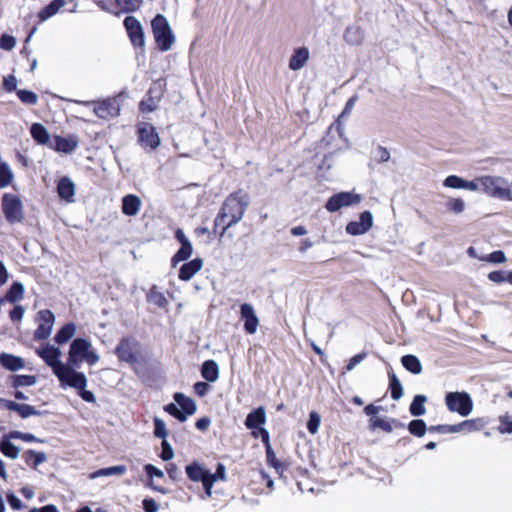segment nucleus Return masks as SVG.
Returning a JSON list of instances; mask_svg holds the SVG:
<instances>
[{
  "label": "nucleus",
  "mask_w": 512,
  "mask_h": 512,
  "mask_svg": "<svg viewBox=\"0 0 512 512\" xmlns=\"http://www.w3.org/2000/svg\"><path fill=\"white\" fill-rule=\"evenodd\" d=\"M401 363L403 367L412 374L418 375L422 372V364L415 355L408 354L402 356Z\"/></svg>",
  "instance_id": "nucleus-34"
},
{
  "label": "nucleus",
  "mask_w": 512,
  "mask_h": 512,
  "mask_svg": "<svg viewBox=\"0 0 512 512\" xmlns=\"http://www.w3.org/2000/svg\"><path fill=\"white\" fill-rule=\"evenodd\" d=\"M482 260L492 263H504L506 261V256L503 251L497 250L486 255Z\"/></svg>",
  "instance_id": "nucleus-55"
},
{
  "label": "nucleus",
  "mask_w": 512,
  "mask_h": 512,
  "mask_svg": "<svg viewBox=\"0 0 512 512\" xmlns=\"http://www.w3.org/2000/svg\"><path fill=\"white\" fill-rule=\"evenodd\" d=\"M188 478L193 482L203 483L206 479L212 477V473L205 469L199 462L193 461L185 468Z\"/></svg>",
  "instance_id": "nucleus-18"
},
{
  "label": "nucleus",
  "mask_w": 512,
  "mask_h": 512,
  "mask_svg": "<svg viewBox=\"0 0 512 512\" xmlns=\"http://www.w3.org/2000/svg\"><path fill=\"white\" fill-rule=\"evenodd\" d=\"M12 379L15 388L33 386L36 383V377L33 375H14Z\"/></svg>",
  "instance_id": "nucleus-46"
},
{
  "label": "nucleus",
  "mask_w": 512,
  "mask_h": 512,
  "mask_svg": "<svg viewBox=\"0 0 512 512\" xmlns=\"http://www.w3.org/2000/svg\"><path fill=\"white\" fill-rule=\"evenodd\" d=\"M446 208L455 214H460L465 209V202L461 198H452L446 203Z\"/></svg>",
  "instance_id": "nucleus-50"
},
{
  "label": "nucleus",
  "mask_w": 512,
  "mask_h": 512,
  "mask_svg": "<svg viewBox=\"0 0 512 512\" xmlns=\"http://www.w3.org/2000/svg\"><path fill=\"white\" fill-rule=\"evenodd\" d=\"M367 357V353L362 352L354 355L346 365V371L353 370L358 364H360Z\"/></svg>",
  "instance_id": "nucleus-60"
},
{
  "label": "nucleus",
  "mask_w": 512,
  "mask_h": 512,
  "mask_svg": "<svg viewBox=\"0 0 512 512\" xmlns=\"http://www.w3.org/2000/svg\"><path fill=\"white\" fill-rule=\"evenodd\" d=\"M480 181L482 182L481 191L483 193L493 198L512 201V191L505 178L486 175L480 177Z\"/></svg>",
  "instance_id": "nucleus-5"
},
{
  "label": "nucleus",
  "mask_w": 512,
  "mask_h": 512,
  "mask_svg": "<svg viewBox=\"0 0 512 512\" xmlns=\"http://www.w3.org/2000/svg\"><path fill=\"white\" fill-rule=\"evenodd\" d=\"M16 45V39L8 34H2L0 37V47L4 50L10 51Z\"/></svg>",
  "instance_id": "nucleus-56"
},
{
  "label": "nucleus",
  "mask_w": 512,
  "mask_h": 512,
  "mask_svg": "<svg viewBox=\"0 0 512 512\" xmlns=\"http://www.w3.org/2000/svg\"><path fill=\"white\" fill-rule=\"evenodd\" d=\"M2 210L6 220L11 224L21 222L24 218L23 203L17 195L4 194L2 197Z\"/></svg>",
  "instance_id": "nucleus-8"
},
{
  "label": "nucleus",
  "mask_w": 512,
  "mask_h": 512,
  "mask_svg": "<svg viewBox=\"0 0 512 512\" xmlns=\"http://www.w3.org/2000/svg\"><path fill=\"white\" fill-rule=\"evenodd\" d=\"M373 225V216L370 211L360 214L358 221H351L346 226V232L350 235L365 234Z\"/></svg>",
  "instance_id": "nucleus-14"
},
{
  "label": "nucleus",
  "mask_w": 512,
  "mask_h": 512,
  "mask_svg": "<svg viewBox=\"0 0 512 512\" xmlns=\"http://www.w3.org/2000/svg\"><path fill=\"white\" fill-rule=\"evenodd\" d=\"M141 344L134 337H123L115 348V354L122 362L131 365L138 363Z\"/></svg>",
  "instance_id": "nucleus-6"
},
{
  "label": "nucleus",
  "mask_w": 512,
  "mask_h": 512,
  "mask_svg": "<svg viewBox=\"0 0 512 512\" xmlns=\"http://www.w3.org/2000/svg\"><path fill=\"white\" fill-rule=\"evenodd\" d=\"M9 437L13 438V439H20V440L25 441V442H40V443H44L45 442L43 439H39L35 435H33L31 433H24V432L16 431V430L15 431H10L9 432Z\"/></svg>",
  "instance_id": "nucleus-47"
},
{
  "label": "nucleus",
  "mask_w": 512,
  "mask_h": 512,
  "mask_svg": "<svg viewBox=\"0 0 512 512\" xmlns=\"http://www.w3.org/2000/svg\"><path fill=\"white\" fill-rule=\"evenodd\" d=\"M17 96L25 104L34 105L38 101L37 95L34 92L29 91V90H24V89L18 90Z\"/></svg>",
  "instance_id": "nucleus-51"
},
{
  "label": "nucleus",
  "mask_w": 512,
  "mask_h": 512,
  "mask_svg": "<svg viewBox=\"0 0 512 512\" xmlns=\"http://www.w3.org/2000/svg\"><path fill=\"white\" fill-rule=\"evenodd\" d=\"M408 430L412 435L422 437L427 431V426L424 420L414 419L408 424Z\"/></svg>",
  "instance_id": "nucleus-44"
},
{
  "label": "nucleus",
  "mask_w": 512,
  "mask_h": 512,
  "mask_svg": "<svg viewBox=\"0 0 512 512\" xmlns=\"http://www.w3.org/2000/svg\"><path fill=\"white\" fill-rule=\"evenodd\" d=\"M126 470V466L124 465H116L107 468H102L92 473L91 478L94 479L102 476L123 475L126 472Z\"/></svg>",
  "instance_id": "nucleus-41"
},
{
  "label": "nucleus",
  "mask_w": 512,
  "mask_h": 512,
  "mask_svg": "<svg viewBox=\"0 0 512 512\" xmlns=\"http://www.w3.org/2000/svg\"><path fill=\"white\" fill-rule=\"evenodd\" d=\"M57 192L61 199L72 202L75 195V185L68 177H62L57 185Z\"/></svg>",
  "instance_id": "nucleus-23"
},
{
  "label": "nucleus",
  "mask_w": 512,
  "mask_h": 512,
  "mask_svg": "<svg viewBox=\"0 0 512 512\" xmlns=\"http://www.w3.org/2000/svg\"><path fill=\"white\" fill-rule=\"evenodd\" d=\"M249 204V195L242 191L234 192L225 199L218 213V222H220L223 217H229V221L225 227H223L220 236H223L228 228L241 221Z\"/></svg>",
  "instance_id": "nucleus-1"
},
{
  "label": "nucleus",
  "mask_w": 512,
  "mask_h": 512,
  "mask_svg": "<svg viewBox=\"0 0 512 512\" xmlns=\"http://www.w3.org/2000/svg\"><path fill=\"white\" fill-rule=\"evenodd\" d=\"M192 251V244L181 246L171 259L172 266H176L179 262L186 261L191 256Z\"/></svg>",
  "instance_id": "nucleus-43"
},
{
  "label": "nucleus",
  "mask_w": 512,
  "mask_h": 512,
  "mask_svg": "<svg viewBox=\"0 0 512 512\" xmlns=\"http://www.w3.org/2000/svg\"><path fill=\"white\" fill-rule=\"evenodd\" d=\"M375 159L380 163L387 162L390 159V152L387 148L378 146L376 149Z\"/></svg>",
  "instance_id": "nucleus-62"
},
{
  "label": "nucleus",
  "mask_w": 512,
  "mask_h": 512,
  "mask_svg": "<svg viewBox=\"0 0 512 512\" xmlns=\"http://www.w3.org/2000/svg\"><path fill=\"white\" fill-rule=\"evenodd\" d=\"M202 265L203 261L200 258L184 263L179 270V279L183 281L190 280L202 268Z\"/></svg>",
  "instance_id": "nucleus-22"
},
{
  "label": "nucleus",
  "mask_w": 512,
  "mask_h": 512,
  "mask_svg": "<svg viewBox=\"0 0 512 512\" xmlns=\"http://www.w3.org/2000/svg\"><path fill=\"white\" fill-rule=\"evenodd\" d=\"M240 316L244 320V330L247 334H255L259 325V319L253 306L249 303H243L240 306Z\"/></svg>",
  "instance_id": "nucleus-15"
},
{
  "label": "nucleus",
  "mask_w": 512,
  "mask_h": 512,
  "mask_svg": "<svg viewBox=\"0 0 512 512\" xmlns=\"http://www.w3.org/2000/svg\"><path fill=\"white\" fill-rule=\"evenodd\" d=\"M261 441L265 445L266 448V458L267 463L271 466H273L276 469H279L281 466L280 462L277 460L276 455L271 447L270 444V435L269 432L266 429H261Z\"/></svg>",
  "instance_id": "nucleus-28"
},
{
  "label": "nucleus",
  "mask_w": 512,
  "mask_h": 512,
  "mask_svg": "<svg viewBox=\"0 0 512 512\" xmlns=\"http://www.w3.org/2000/svg\"><path fill=\"white\" fill-rule=\"evenodd\" d=\"M79 144V139L76 135H69L67 137L54 136L52 148L58 152L70 154L74 152Z\"/></svg>",
  "instance_id": "nucleus-17"
},
{
  "label": "nucleus",
  "mask_w": 512,
  "mask_h": 512,
  "mask_svg": "<svg viewBox=\"0 0 512 512\" xmlns=\"http://www.w3.org/2000/svg\"><path fill=\"white\" fill-rule=\"evenodd\" d=\"M147 300L153 305H156L159 308H166L168 305V300L164 296L162 292H160L157 287L154 285L150 288L147 294Z\"/></svg>",
  "instance_id": "nucleus-37"
},
{
  "label": "nucleus",
  "mask_w": 512,
  "mask_h": 512,
  "mask_svg": "<svg viewBox=\"0 0 512 512\" xmlns=\"http://www.w3.org/2000/svg\"><path fill=\"white\" fill-rule=\"evenodd\" d=\"M266 422V412L265 409L260 406L258 408L253 409L245 419V426L252 430L257 429L259 426H262Z\"/></svg>",
  "instance_id": "nucleus-21"
},
{
  "label": "nucleus",
  "mask_w": 512,
  "mask_h": 512,
  "mask_svg": "<svg viewBox=\"0 0 512 512\" xmlns=\"http://www.w3.org/2000/svg\"><path fill=\"white\" fill-rule=\"evenodd\" d=\"M30 133L32 138L41 145L47 144L50 139L48 130L40 123H33L30 128Z\"/></svg>",
  "instance_id": "nucleus-35"
},
{
  "label": "nucleus",
  "mask_w": 512,
  "mask_h": 512,
  "mask_svg": "<svg viewBox=\"0 0 512 512\" xmlns=\"http://www.w3.org/2000/svg\"><path fill=\"white\" fill-rule=\"evenodd\" d=\"M426 401L427 397L425 395H415L409 407L410 413L415 417L424 415L426 413V408L424 406Z\"/></svg>",
  "instance_id": "nucleus-38"
},
{
  "label": "nucleus",
  "mask_w": 512,
  "mask_h": 512,
  "mask_svg": "<svg viewBox=\"0 0 512 512\" xmlns=\"http://www.w3.org/2000/svg\"><path fill=\"white\" fill-rule=\"evenodd\" d=\"M13 178L14 175L9 165L5 162L0 163V188L7 187Z\"/></svg>",
  "instance_id": "nucleus-45"
},
{
  "label": "nucleus",
  "mask_w": 512,
  "mask_h": 512,
  "mask_svg": "<svg viewBox=\"0 0 512 512\" xmlns=\"http://www.w3.org/2000/svg\"><path fill=\"white\" fill-rule=\"evenodd\" d=\"M488 279L497 284L507 282V272L502 270L492 271L488 274Z\"/></svg>",
  "instance_id": "nucleus-59"
},
{
  "label": "nucleus",
  "mask_w": 512,
  "mask_h": 512,
  "mask_svg": "<svg viewBox=\"0 0 512 512\" xmlns=\"http://www.w3.org/2000/svg\"><path fill=\"white\" fill-rule=\"evenodd\" d=\"M344 39L350 45H359L364 39V33L359 26H348L344 33Z\"/></svg>",
  "instance_id": "nucleus-33"
},
{
  "label": "nucleus",
  "mask_w": 512,
  "mask_h": 512,
  "mask_svg": "<svg viewBox=\"0 0 512 512\" xmlns=\"http://www.w3.org/2000/svg\"><path fill=\"white\" fill-rule=\"evenodd\" d=\"M201 376L208 382H215L219 378V367L214 360H206L201 366Z\"/></svg>",
  "instance_id": "nucleus-27"
},
{
  "label": "nucleus",
  "mask_w": 512,
  "mask_h": 512,
  "mask_svg": "<svg viewBox=\"0 0 512 512\" xmlns=\"http://www.w3.org/2000/svg\"><path fill=\"white\" fill-rule=\"evenodd\" d=\"M480 420L478 419H470L465 420L458 424H453V432L459 433V432H473L480 429L481 425H479Z\"/></svg>",
  "instance_id": "nucleus-40"
},
{
  "label": "nucleus",
  "mask_w": 512,
  "mask_h": 512,
  "mask_svg": "<svg viewBox=\"0 0 512 512\" xmlns=\"http://www.w3.org/2000/svg\"><path fill=\"white\" fill-rule=\"evenodd\" d=\"M320 422H321L320 415L315 411L310 412L309 419L307 422V429H308L309 433L316 434L318 432Z\"/></svg>",
  "instance_id": "nucleus-49"
},
{
  "label": "nucleus",
  "mask_w": 512,
  "mask_h": 512,
  "mask_svg": "<svg viewBox=\"0 0 512 512\" xmlns=\"http://www.w3.org/2000/svg\"><path fill=\"white\" fill-rule=\"evenodd\" d=\"M23 297L24 285L21 282L15 281L11 284L3 299H5V302L16 303L17 301L22 300Z\"/></svg>",
  "instance_id": "nucleus-32"
},
{
  "label": "nucleus",
  "mask_w": 512,
  "mask_h": 512,
  "mask_svg": "<svg viewBox=\"0 0 512 512\" xmlns=\"http://www.w3.org/2000/svg\"><path fill=\"white\" fill-rule=\"evenodd\" d=\"M499 431L501 433H512V420L510 419L509 415H502L499 417Z\"/></svg>",
  "instance_id": "nucleus-58"
},
{
  "label": "nucleus",
  "mask_w": 512,
  "mask_h": 512,
  "mask_svg": "<svg viewBox=\"0 0 512 512\" xmlns=\"http://www.w3.org/2000/svg\"><path fill=\"white\" fill-rule=\"evenodd\" d=\"M100 359L98 353L92 348V344L85 338H75L72 340L68 352L67 366L72 370L78 368L80 363L86 362L88 365H95Z\"/></svg>",
  "instance_id": "nucleus-2"
},
{
  "label": "nucleus",
  "mask_w": 512,
  "mask_h": 512,
  "mask_svg": "<svg viewBox=\"0 0 512 512\" xmlns=\"http://www.w3.org/2000/svg\"><path fill=\"white\" fill-rule=\"evenodd\" d=\"M142 505L145 512H157L159 510V505L153 498H145Z\"/></svg>",
  "instance_id": "nucleus-64"
},
{
  "label": "nucleus",
  "mask_w": 512,
  "mask_h": 512,
  "mask_svg": "<svg viewBox=\"0 0 512 512\" xmlns=\"http://www.w3.org/2000/svg\"><path fill=\"white\" fill-rule=\"evenodd\" d=\"M138 139L141 146L149 151L155 150L160 144V138L156 128L147 122H142L139 124Z\"/></svg>",
  "instance_id": "nucleus-10"
},
{
  "label": "nucleus",
  "mask_w": 512,
  "mask_h": 512,
  "mask_svg": "<svg viewBox=\"0 0 512 512\" xmlns=\"http://www.w3.org/2000/svg\"><path fill=\"white\" fill-rule=\"evenodd\" d=\"M164 410L169 413L171 416L175 417L180 422H185L186 417L184 414H182V411L180 410L177 403H169L164 407Z\"/></svg>",
  "instance_id": "nucleus-54"
},
{
  "label": "nucleus",
  "mask_w": 512,
  "mask_h": 512,
  "mask_svg": "<svg viewBox=\"0 0 512 512\" xmlns=\"http://www.w3.org/2000/svg\"><path fill=\"white\" fill-rule=\"evenodd\" d=\"M371 425L373 428H380L385 432H392L393 431V424L392 420L388 421L382 418L374 417L370 419Z\"/></svg>",
  "instance_id": "nucleus-52"
},
{
  "label": "nucleus",
  "mask_w": 512,
  "mask_h": 512,
  "mask_svg": "<svg viewBox=\"0 0 512 512\" xmlns=\"http://www.w3.org/2000/svg\"><path fill=\"white\" fill-rule=\"evenodd\" d=\"M37 320L38 327L34 332V338L36 340H46L51 335L55 316L50 310L44 309L38 312Z\"/></svg>",
  "instance_id": "nucleus-11"
},
{
  "label": "nucleus",
  "mask_w": 512,
  "mask_h": 512,
  "mask_svg": "<svg viewBox=\"0 0 512 512\" xmlns=\"http://www.w3.org/2000/svg\"><path fill=\"white\" fill-rule=\"evenodd\" d=\"M162 451L160 457L163 461H169L174 457V451L172 446L168 443L167 440H162L161 443Z\"/></svg>",
  "instance_id": "nucleus-57"
},
{
  "label": "nucleus",
  "mask_w": 512,
  "mask_h": 512,
  "mask_svg": "<svg viewBox=\"0 0 512 512\" xmlns=\"http://www.w3.org/2000/svg\"><path fill=\"white\" fill-rule=\"evenodd\" d=\"M151 27L159 50L162 52L170 50L175 38L168 20L162 14H157L151 21Z\"/></svg>",
  "instance_id": "nucleus-4"
},
{
  "label": "nucleus",
  "mask_w": 512,
  "mask_h": 512,
  "mask_svg": "<svg viewBox=\"0 0 512 512\" xmlns=\"http://www.w3.org/2000/svg\"><path fill=\"white\" fill-rule=\"evenodd\" d=\"M389 388L392 399L399 400L403 396L402 384L393 371L389 372Z\"/></svg>",
  "instance_id": "nucleus-39"
},
{
  "label": "nucleus",
  "mask_w": 512,
  "mask_h": 512,
  "mask_svg": "<svg viewBox=\"0 0 512 512\" xmlns=\"http://www.w3.org/2000/svg\"><path fill=\"white\" fill-rule=\"evenodd\" d=\"M116 5L125 13L135 12L143 4V0H115Z\"/></svg>",
  "instance_id": "nucleus-42"
},
{
  "label": "nucleus",
  "mask_w": 512,
  "mask_h": 512,
  "mask_svg": "<svg viewBox=\"0 0 512 512\" xmlns=\"http://www.w3.org/2000/svg\"><path fill=\"white\" fill-rule=\"evenodd\" d=\"M65 0H53L38 13V18L41 22H44L54 16L64 5Z\"/></svg>",
  "instance_id": "nucleus-30"
},
{
  "label": "nucleus",
  "mask_w": 512,
  "mask_h": 512,
  "mask_svg": "<svg viewBox=\"0 0 512 512\" xmlns=\"http://www.w3.org/2000/svg\"><path fill=\"white\" fill-rule=\"evenodd\" d=\"M76 333V325L73 322H69L62 326L56 335L54 336V341L59 344L67 343Z\"/></svg>",
  "instance_id": "nucleus-29"
},
{
  "label": "nucleus",
  "mask_w": 512,
  "mask_h": 512,
  "mask_svg": "<svg viewBox=\"0 0 512 512\" xmlns=\"http://www.w3.org/2000/svg\"><path fill=\"white\" fill-rule=\"evenodd\" d=\"M124 26L132 45L143 49L145 45V38L140 21L134 16H127L124 19Z\"/></svg>",
  "instance_id": "nucleus-13"
},
{
  "label": "nucleus",
  "mask_w": 512,
  "mask_h": 512,
  "mask_svg": "<svg viewBox=\"0 0 512 512\" xmlns=\"http://www.w3.org/2000/svg\"><path fill=\"white\" fill-rule=\"evenodd\" d=\"M120 112V105L115 98H108L98 102L94 107V113L101 119L116 117Z\"/></svg>",
  "instance_id": "nucleus-16"
},
{
  "label": "nucleus",
  "mask_w": 512,
  "mask_h": 512,
  "mask_svg": "<svg viewBox=\"0 0 512 512\" xmlns=\"http://www.w3.org/2000/svg\"><path fill=\"white\" fill-rule=\"evenodd\" d=\"M9 437V433L0 439V451L8 458L16 459L19 456L20 448L15 446Z\"/></svg>",
  "instance_id": "nucleus-31"
},
{
  "label": "nucleus",
  "mask_w": 512,
  "mask_h": 512,
  "mask_svg": "<svg viewBox=\"0 0 512 512\" xmlns=\"http://www.w3.org/2000/svg\"><path fill=\"white\" fill-rule=\"evenodd\" d=\"M361 201L359 194L352 192H340L332 195L326 202L325 208L329 212H336L342 207L351 206Z\"/></svg>",
  "instance_id": "nucleus-12"
},
{
  "label": "nucleus",
  "mask_w": 512,
  "mask_h": 512,
  "mask_svg": "<svg viewBox=\"0 0 512 512\" xmlns=\"http://www.w3.org/2000/svg\"><path fill=\"white\" fill-rule=\"evenodd\" d=\"M154 435L157 438H161L162 440H166V437L168 436V431L166 429L165 422L158 418H154Z\"/></svg>",
  "instance_id": "nucleus-48"
},
{
  "label": "nucleus",
  "mask_w": 512,
  "mask_h": 512,
  "mask_svg": "<svg viewBox=\"0 0 512 512\" xmlns=\"http://www.w3.org/2000/svg\"><path fill=\"white\" fill-rule=\"evenodd\" d=\"M445 403L450 412H456L463 417L468 416L473 409V401L466 392H448Z\"/></svg>",
  "instance_id": "nucleus-7"
},
{
  "label": "nucleus",
  "mask_w": 512,
  "mask_h": 512,
  "mask_svg": "<svg viewBox=\"0 0 512 512\" xmlns=\"http://www.w3.org/2000/svg\"><path fill=\"white\" fill-rule=\"evenodd\" d=\"M141 206V200L134 194H128L122 199V212L127 216L138 214Z\"/></svg>",
  "instance_id": "nucleus-25"
},
{
  "label": "nucleus",
  "mask_w": 512,
  "mask_h": 512,
  "mask_svg": "<svg viewBox=\"0 0 512 512\" xmlns=\"http://www.w3.org/2000/svg\"><path fill=\"white\" fill-rule=\"evenodd\" d=\"M0 402L4 403L5 408L10 411L17 412L22 418H28L30 416H38L41 414L40 411L36 410L35 407L29 404H20L11 400L0 399Z\"/></svg>",
  "instance_id": "nucleus-19"
},
{
  "label": "nucleus",
  "mask_w": 512,
  "mask_h": 512,
  "mask_svg": "<svg viewBox=\"0 0 512 512\" xmlns=\"http://www.w3.org/2000/svg\"><path fill=\"white\" fill-rule=\"evenodd\" d=\"M23 459L27 465L32 466L36 469L40 464L47 460V456L44 452H36L34 450H28L23 454Z\"/></svg>",
  "instance_id": "nucleus-36"
},
{
  "label": "nucleus",
  "mask_w": 512,
  "mask_h": 512,
  "mask_svg": "<svg viewBox=\"0 0 512 512\" xmlns=\"http://www.w3.org/2000/svg\"><path fill=\"white\" fill-rule=\"evenodd\" d=\"M25 309L22 305H16L9 313L13 322L21 321L24 316Z\"/></svg>",
  "instance_id": "nucleus-61"
},
{
  "label": "nucleus",
  "mask_w": 512,
  "mask_h": 512,
  "mask_svg": "<svg viewBox=\"0 0 512 512\" xmlns=\"http://www.w3.org/2000/svg\"><path fill=\"white\" fill-rule=\"evenodd\" d=\"M309 49L307 47H299L293 51L289 59V69L292 71H298L304 67L309 59Z\"/></svg>",
  "instance_id": "nucleus-20"
},
{
  "label": "nucleus",
  "mask_w": 512,
  "mask_h": 512,
  "mask_svg": "<svg viewBox=\"0 0 512 512\" xmlns=\"http://www.w3.org/2000/svg\"><path fill=\"white\" fill-rule=\"evenodd\" d=\"M36 353L46 365L52 368L60 384L74 371L71 366H67V363L60 360L61 351L54 345L44 344L36 350Z\"/></svg>",
  "instance_id": "nucleus-3"
},
{
  "label": "nucleus",
  "mask_w": 512,
  "mask_h": 512,
  "mask_svg": "<svg viewBox=\"0 0 512 512\" xmlns=\"http://www.w3.org/2000/svg\"><path fill=\"white\" fill-rule=\"evenodd\" d=\"M7 501L13 510H21L23 508L22 501L12 492L7 493Z\"/></svg>",
  "instance_id": "nucleus-63"
},
{
  "label": "nucleus",
  "mask_w": 512,
  "mask_h": 512,
  "mask_svg": "<svg viewBox=\"0 0 512 512\" xmlns=\"http://www.w3.org/2000/svg\"><path fill=\"white\" fill-rule=\"evenodd\" d=\"M72 387L78 390L79 396L88 403L95 402L93 392L86 390L87 378L83 372L74 370L66 379L61 383V387Z\"/></svg>",
  "instance_id": "nucleus-9"
},
{
  "label": "nucleus",
  "mask_w": 512,
  "mask_h": 512,
  "mask_svg": "<svg viewBox=\"0 0 512 512\" xmlns=\"http://www.w3.org/2000/svg\"><path fill=\"white\" fill-rule=\"evenodd\" d=\"M443 185L453 189H464V179L457 175H450L446 177Z\"/></svg>",
  "instance_id": "nucleus-53"
},
{
  "label": "nucleus",
  "mask_w": 512,
  "mask_h": 512,
  "mask_svg": "<svg viewBox=\"0 0 512 512\" xmlns=\"http://www.w3.org/2000/svg\"><path fill=\"white\" fill-rule=\"evenodd\" d=\"M0 364L9 371H17L24 368V360L13 354L1 353Z\"/></svg>",
  "instance_id": "nucleus-26"
},
{
  "label": "nucleus",
  "mask_w": 512,
  "mask_h": 512,
  "mask_svg": "<svg viewBox=\"0 0 512 512\" xmlns=\"http://www.w3.org/2000/svg\"><path fill=\"white\" fill-rule=\"evenodd\" d=\"M174 400L182 411V414L185 415L186 419L196 412V403L192 398L186 397L182 393H175Z\"/></svg>",
  "instance_id": "nucleus-24"
}]
</instances>
